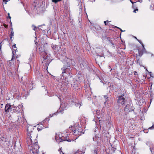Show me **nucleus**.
Listing matches in <instances>:
<instances>
[{
	"label": "nucleus",
	"mask_w": 154,
	"mask_h": 154,
	"mask_svg": "<svg viewBox=\"0 0 154 154\" xmlns=\"http://www.w3.org/2000/svg\"><path fill=\"white\" fill-rule=\"evenodd\" d=\"M12 107H13L12 110L13 111V112L17 113L16 106H15L14 105H12Z\"/></svg>",
	"instance_id": "19"
},
{
	"label": "nucleus",
	"mask_w": 154,
	"mask_h": 154,
	"mask_svg": "<svg viewBox=\"0 0 154 154\" xmlns=\"http://www.w3.org/2000/svg\"><path fill=\"white\" fill-rule=\"evenodd\" d=\"M97 117L98 119H100V116H97Z\"/></svg>",
	"instance_id": "51"
},
{
	"label": "nucleus",
	"mask_w": 154,
	"mask_h": 154,
	"mask_svg": "<svg viewBox=\"0 0 154 154\" xmlns=\"http://www.w3.org/2000/svg\"><path fill=\"white\" fill-rule=\"evenodd\" d=\"M79 106H80L81 105L80 104H79Z\"/></svg>",
	"instance_id": "56"
},
{
	"label": "nucleus",
	"mask_w": 154,
	"mask_h": 154,
	"mask_svg": "<svg viewBox=\"0 0 154 154\" xmlns=\"http://www.w3.org/2000/svg\"><path fill=\"white\" fill-rule=\"evenodd\" d=\"M29 61H31L32 60V58H29Z\"/></svg>",
	"instance_id": "50"
},
{
	"label": "nucleus",
	"mask_w": 154,
	"mask_h": 154,
	"mask_svg": "<svg viewBox=\"0 0 154 154\" xmlns=\"http://www.w3.org/2000/svg\"><path fill=\"white\" fill-rule=\"evenodd\" d=\"M17 113H19L21 112L20 109L18 106H16Z\"/></svg>",
	"instance_id": "20"
},
{
	"label": "nucleus",
	"mask_w": 154,
	"mask_h": 154,
	"mask_svg": "<svg viewBox=\"0 0 154 154\" xmlns=\"http://www.w3.org/2000/svg\"><path fill=\"white\" fill-rule=\"evenodd\" d=\"M11 32H14V31H13V29L12 28H11Z\"/></svg>",
	"instance_id": "47"
},
{
	"label": "nucleus",
	"mask_w": 154,
	"mask_h": 154,
	"mask_svg": "<svg viewBox=\"0 0 154 154\" xmlns=\"http://www.w3.org/2000/svg\"><path fill=\"white\" fill-rule=\"evenodd\" d=\"M58 98H59L60 100V97H58Z\"/></svg>",
	"instance_id": "62"
},
{
	"label": "nucleus",
	"mask_w": 154,
	"mask_h": 154,
	"mask_svg": "<svg viewBox=\"0 0 154 154\" xmlns=\"http://www.w3.org/2000/svg\"><path fill=\"white\" fill-rule=\"evenodd\" d=\"M125 92L123 91V93H120V95L118 97L117 102L118 105L119 106L125 105L126 101L125 96Z\"/></svg>",
	"instance_id": "3"
},
{
	"label": "nucleus",
	"mask_w": 154,
	"mask_h": 154,
	"mask_svg": "<svg viewBox=\"0 0 154 154\" xmlns=\"http://www.w3.org/2000/svg\"><path fill=\"white\" fill-rule=\"evenodd\" d=\"M59 138L60 140V142H62L63 141H67L68 142H71V140L69 139L67 137H64L63 136L61 137H59Z\"/></svg>",
	"instance_id": "10"
},
{
	"label": "nucleus",
	"mask_w": 154,
	"mask_h": 154,
	"mask_svg": "<svg viewBox=\"0 0 154 154\" xmlns=\"http://www.w3.org/2000/svg\"><path fill=\"white\" fill-rule=\"evenodd\" d=\"M104 97L105 99V101L104 102V104L105 105L106 102L108 100V97L106 96V95H104Z\"/></svg>",
	"instance_id": "22"
},
{
	"label": "nucleus",
	"mask_w": 154,
	"mask_h": 154,
	"mask_svg": "<svg viewBox=\"0 0 154 154\" xmlns=\"http://www.w3.org/2000/svg\"><path fill=\"white\" fill-rule=\"evenodd\" d=\"M119 29H120L121 32L125 31V30H124V31L122 30V29L120 28H119Z\"/></svg>",
	"instance_id": "42"
},
{
	"label": "nucleus",
	"mask_w": 154,
	"mask_h": 154,
	"mask_svg": "<svg viewBox=\"0 0 154 154\" xmlns=\"http://www.w3.org/2000/svg\"><path fill=\"white\" fill-rule=\"evenodd\" d=\"M27 87H28L29 88H31V89L33 88L32 87L33 83L31 81H29L28 83H26V85H25Z\"/></svg>",
	"instance_id": "13"
},
{
	"label": "nucleus",
	"mask_w": 154,
	"mask_h": 154,
	"mask_svg": "<svg viewBox=\"0 0 154 154\" xmlns=\"http://www.w3.org/2000/svg\"><path fill=\"white\" fill-rule=\"evenodd\" d=\"M96 114L97 116H100V110H96Z\"/></svg>",
	"instance_id": "25"
},
{
	"label": "nucleus",
	"mask_w": 154,
	"mask_h": 154,
	"mask_svg": "<svg viewBox=\"0 0 154 154\" xmlns=\"http://www.w3.org/2000/svg\"><path fill=\"white\" fill-rule=\"evenodd\" d=\"M153 6L151 5L150 6V9L151 10H153Z\"/></svg>",
	"instance_id": "35"
},
{
	"label": "nucleus",
	"mask_w": 154,
	"mask_h": 154,
	"mask_svg": "<svg viewBox=\"0 0 154 154\" xmlns=\"http://www.w3.org/2000/svg\"><path fill=\"white\" fill-rule=\"evenodd\" d=\"M63 53L62 54L61 53L62 58H61L64 59L63 63L64 64L63 67L61 68L62 73L69 74L70 71V62L71 60L67 57L66 56V54L65 52L63 51Z\"/></svg>",
	"instance_id": "2"
},
{
	"label": "nucleus",
	"mask_w": 154,
	"mask_h": 154,
	"mask_svg": "<svg viewBox=\"0 0 154 154\" xmlns=\"http://www.w3.org/2000/svg\"><path fill=\"white\" fill-rule=\"evenodd\" d=\"M93 139L94 141L96 143L95 144L96 145V146H99L101 143V137L95 136L93 137Z\"/></svg>",
	"instance_id": "7"
},
{
	"label": "nucleus",
	"mask_w": 154,
	"mask_h": 154,
	"mask_svg": "<svg viewBox=\"0 0 154 154\" xmlns=\"http://www.w3.org/2000/svg\"><path fill=\"white\" fill-rule=\"evenodd\" d=\"M142 50L144 53H147V52L146 51V49L145 48H143Z\"/></svg>",
	"instance_id": "31"
},
{
	"label": "nucleus",
	"mask_w": 154,
	"mask_h": 154,
	"mask_svg": "<svg viewBox=\"0 0 154 154\" xmlns=\"http://www.w3.org/2000/svg\"><path fill=\"white\" fill-rule=\"evenodd\" d=\"M107 39L109 41L110 44L112 45H114V44L113 43L112 40L110 39V38H107Z\"/></svg>",
	"instance_id": "26"
},
{
	"label": "nucleus",
	"mask_w": 154,
	"mask_h": 154,
	"mask_svg": "<svg viewBox=\"0 0 154 154\" xmlns=\"http://www.w3.org/2000/svg\"><path fill=\"white\" fill-rule=\"evenodd\" d=\"M130 107V105L129 104H127L125 107V110L126 111L127 110L129 112H131L132 111H134L133 109H129Z\"/></svg>",
	"instance_id": "12"
},
{
	"label": "nucleus",
	"mask_w": 154,
	"mask_h": 154,
	"mask_svg": "<svg viewBox=\"0 0 154 154\" xmlns=\"http://www.w3.org/2000/svg\"><path fill=\"white\" fill-rule=\"evenodd\" d=\"M29 128L28 127L27 129V131L28 133L27 134L28 135V134L29 133H30L31 134V135L30 136L32 137V140L33 141V142H32L34 143V140H36V139L37 137V136H36V135H34L32 133V131H30L29 130ZM28 137V136H27V137Z\"/></svg>",
	"instance_id": "8"
},
{
	"label": "nucleus",
	"mask_w": 154,
	"mask_h": 154,
	"mask_svg": "<svg viewBox=\"0 0 154 154\" xmlns=\"http://www.w3.org/2000/svg\"><path fill=\"white\" fill-rule=\"evenodd\" d=\"M112 70V69H111L110 71H111Z\"/></svg>",
	"instance_id": "59"
},
{
	"label": "nucleus",
	"mask_w": 154,
	"mask_h": 154,
	"mask_svg": "<svg viewBox=\"0 0 154 154\" xmlns=\"http://www.w3.org/2000/svg\"><path fill=\"white\" fill-rule=\"evenodd\" d=\"M0 139L3 142H5L8 141V139L5 137L4 136H1V137H0Z\"/></svg>",
	"instance_id": "14"
},
{
	"label": "nucleus",
	"mask_w": 154,
	"mask_h": 154,
	"mask_svg": "<svg viewBox=\"0 0 154 154\" xmlns=\"http://www.w3.org/2000/svg\"><path fill=\"white\" fill-rule=\"evenodd\" d=\"M23 119V116L22 117L19 116L18 118L17 121L20 124H21L22 123Z\"/></svg>",
	"instance_id": "16"
},
{
	"label": "nucleus",
	"mask_w": 154,
	"mask_h": 154,
	"mask_svg": "<svg viewBox=\"0 0 154 154\" xmlns=\"http://www.w3.org/2000/svg\"><path fill=\"white\" fill-rule=\"evenodd\" d=\"M1 105H2V106H3V104H1Z\"/></svg>",
	"instance_id": "61"
},
{
	"label": "nucleus",
	"mask_w": 154,
	"mask_h": 154,
	"mask_svg": "<svg viewBox=\"0 0 154 154\" xmlns=\"http://www.w3.org/2000/svg\"><path fill=\"white\" fill-rule=\"evenodd\" d=\"M61 1V0H52V1L53 2L55 3H56L60 1Z\"/></svg>",
	"instance_id": "30"
},
{
	"label": "nucleus",
	"mask_w": 154,
	"mask_h": 154,
	"mask_svg": "<svg viewBox=\"0 0 154 154\" xmlns=\"http://www.w3.org/2000/svg\"><path fill=\"white\" fill-rule=\"evenodd\" d=\"M116 150V148H112V151L113 152H114Z\"/></svg>",
	"instance_id": "34"
},
{
	"label": "nucleus",
	"mask_w": 154,
	"mask_h": 154,
	"mask_svg": "<svg viewBox=\"0 0 154 154\" xmlns=\"http://www.w3.org/2000/svg\"><path fill=\"white\" fill-rule=\"evenodd\" d=\"M103 55H100L99 56H100V57H103Z\"/></svg>",
	"instance_id": "55"
},
{
	"label": "nucleus",
	"mask_w": 154,
	"mask_h": 154,
	"mask_svg": "<svg viewBox=\"0 0 154 154\" xmlns=\"http://www.w3.org/2000/svg\"><path fill=\"white\" fill-rule=\"evenodd\" d=\"M98 78H99V79H100V82H102V83H103V81H102L101 80V79H100V78H99V77H98Z\"/></svg>",
	"instance_id": "48"
},
{
	"label": "nucleus",
	"mask_w": 154,
	"mask_h": 154,
	"mask_svg": "<svg viewBox=\"0 0 154 154\" xmlns=\"http://www.w3.org/2000/svg\"><path fill=\"white\" fill-rule=\"evenodd\" d=\"M31 135L30 133L28 134V137H27L26 140V143L28 146V148L30 150V152H31L33 154L38 153V149L39 147L38 145V142L37 140H33L34 143H33V141L32 140V136H30Z\"/></svg>",
	"instance_id": "1"
},
{
	"label": "nucleus",
	"mask_w": 154,
	"mask_h": 154,
	"mask_svg": "<svg viewBox=\"0 0 154 154\" xmlns=\"http://www.w3.org/2000/svg\"><path fill=\"white\" fill-rule=\"evenodd\" d=\"M42 57L43 59L42 63L43 62L45 63V66L46 67H47L48 66L50 62H49V60H49V59H48V57L47 54L45 52H44L42 54Z\"/></svg>",
	"instance_id": "4"
},
{
	"label": "nucleus",
	"mask_w": 154,
	"mask_h": 154,
	"mask_svg": "<svg viewBox=\"0 0 154 154\" xmlns=\"http://www.w3.org/2000/svg\"><path fill=\"white\" fill-rule=\"evenodd\" d=\"M43 125L42 124H41V126H38V127L37 128V130L38 131L42 130L43 128Z\"/></svg>",
	"instance_id": "21"
},
{
	"label": "nucleus",
	"mask_w": 154,
	"mask_h": 154,
	"mask_svg": "<svg viewBox=\"0 0 154 154\" xmlns=\"http://www.w3.org/2000/svg\"><path fill=\"white\" fill-rule=\"evenodd\" d=\"M12 106V105H11L9 103H7L6 105L5 109V112L6 114H7L8 112H11L12 111L13 108Z\"/></svg>",
	"instance_id": "6"
},
{
	"label": "nucleus",
	"mask_w": 154,
	"mask_h": 154,
	"mask_svg": "<svg viewBox=\"0 0 154 154\" xmlns=\"http://www.w3.org/2000/svg\"><path fill=\"white\" fill-rule=\"evenodd\" d=\"M12 48H13L12 53L14 55V51L15 52H16V51L17 50V48L16 47V44H14L12 46Z\"/></svg>",
	"instance_id": "17"
},
{
	"label": "nucleus",
	"mask_w": 154,
	"mask_h": 154,
	"mask_svg": "<svg viewBox=\"0 0 154 154\" xmlns=\"http://www.w3.org/2000/svg\"><path fill=\"white\" fill-rule=\"evenodd\" d=\"M26 121L25 119L24 118V117H23L22 123L21 124H25L26 123Z\"/></svg>",
	"instance_id": "28"
},
{
	"label": "nucleus",
	"mask_w": 154,
	"mask_h": 154,
	"mask_svg": "<svg viewBox=\"0 0 154 154\" xmlns=\"http://www.w3.org/2000/svg\"><path fill=\"white\" fill-rule=\"evenodd\" d=\"M45 120H46L48 121L49 120V119L48 118H47L45 119Z\"/></svg>",
	"instance_id": "45"
},
{
	"label": "nucleus",
	"mask_w": 154,
	"mask_h": 154,
	"mask_svg": "<svg viewBox=\"0 0 154 154\" xmlns=\"http://www.w3.org/2000/svg\"><path fill=\"white\" fill-rule=\"evenodd\" d=\"M4 27L5 28H7L8 27V26L7 25H6V24H4Z\"/></svg>",
	"instance_id": "37"
},
{
	"label": "nucleus",
	"mask_w": 154,
	"mask_h": 154,
	"mask_svg": "<svg viewBox=\"0 0 154 154\" xmlns=\"http://www.w3.org/2000/svg\"><path fill=\"white\" fill-rule=\"evenodd\" d=\"M14 36V32H11V34L10 35V39L11 40V41H12L13 40V36Z\"/></svg>",
	"instance_id": "18"
},
{
	"label": "nucleus",
	"mask_w": 154,
	"mask_h": 154,
	"mask_svg": "<svg viewBox=\"0 0 154 154\" xmlns=\"http://www.w3.org/2000/svg\"><path fill=\"white\" fill-rule=\"evenodd\" d=\"M136 60L137 63H140V59L139 58H137V54L136 56Z\"/></svg>",
	"instance_id": "27"
},
{
	"label": "nucleus",
	"mask_w": 154,
	"mask_h": 154,
	"mask_svg": "<svg viewBox=\"0 0 154 154\" xmlns=\"http://www.w3.org/2000/svg\"><path fill=\"white\" fill-rule=\"evenodd\" d=\"M74 128V127L72 126H71V127H69V129L70 130H71L72 128Z\"/></svg>",
	"instance_id": "44"
},
{
	"label": "nucleus",
	"mask_w": 154,
	"mask_h": 154,
	"mask_svg": "<svg viewBox=\"0 0 154 154\" xmlns=\"http://www.w3.org/2000/svg\"><path fill=\"white\" fill-rule=\"evenodd\" d=\"M134 74L135 75H137V72L136 71H134Z\"/></svg>",
	"instance_id": "36"
},
{
	"label": "nucleus",
	"mask_w": 154,
	"mask_h": 154,
	"mask_svg": "<svg viewBox=\"0 0 154 154\" xmlns=\"http://www.w3.org/2000/svg\"><path fill=\"white\" fill-rule=\"evenodd\" d=\"M142 45V47H143V48H145V47H144V45L143 44H141Z\"/></svg>",
	"instance_id": "46"
},
{
	"label": "nucleus",
	"mask_w": 154,
	"mask_h": 154,
	"mask_svg": "<svg viewBox=\"0 0 154 154\" xmlns=\"http://www.w3.org/2000/svg\"><path fill=\"white\" fill-rule=\"evenodd\" d=\"M32 27L33 28V29L35 31L36 29H37V28L34 25H32Z\"/></svg>",
	"instance_id": "29"
},
{
	"label": "nucleus",
	"mask_w": 154,
	"mask_h": 154,
	"mask_svg": "<svg viewBox=\"0 0 154 154\" xmlns=\"http://www.w3.org/2000/svg\"><path fill=\"white\" fill-rule=\"evenodd\" d=\"M41 26H41H41H38V27H38V28H39V29H41L42 30V29L41 28H39V27H41Z\"/></svg>",
	"instance_id": "49"
},
{
	"label": "nucleus",
	"mask_w": 154,
	"mask_h": 154,
	"mask_svg": "<svg viewBox=\"0 0 154 154\" xmlns=\"http://www.w3.org/2000/svg\"><path fill=\"white\" fill-rule=\"evenodd\" d=\"M66 82H64V85L66 86H69V84H71V86H72V82H71V80L70 79V80H65Z\"/></svg>",
	"instance_id": "11"
},
{
	"label": "nucleus",
	"mask_w": 154,
	"mask_h": 154,
	"mask_svg": "<svg viewBox=\"0 0 154 154\" xmlns=\"http://www.w3.org/2000/svg\"><path fill=\"white\" fill-rule=\"evenodd\" d=\"M138 51L139 56L140 57H141L144 53L142 50L140 48H139L138 49Z\"/></svg>",
	"instance_id": "15"
},
{
	"label": "nucleus",
	"mask_w": 154,
	"mask_h": 154,
	"mask_svg": "<svg viewBox=\"0 0 154 154\" xmlns=\"http://www.w3.org/2000/svg\"><path fill=\"white\" fill-rule=\"evenodd\" d=\"M107 150H106V152H107Z\"/></svg>",
	"instance_id": "63"
},
{
	"label": "nucleus",
	"mask_w": 154,
	"mask_h": 154,
	"mask_svg": "<svg viewBox=\"0 0 154 154\" xmlns=\"http://www.w3.org/2000/svg\"><path fill=\"white\" fill-rule=\"evenodd\" d=\"M90 0L91 1V2H94L95 0Z\"/></svg>",
	"instance_id": "52"
},
{
	"label": "nucleus",
	"mask_w": 154,
	"mask_h": 154,
	"mask_svg": "<svg viewBox=\"0 0 154 154\" xmlns=\"http://www.w3.org/2000/svg\"><path fill=\"white\" fill-rule=\"evenodd\" d=\"M77 134H78V135H81L82 133H84L82 132L83 130L82 128L81 127L77 126L76 127V129H75L74 130H72V131L74 132V134H75V135H76L75 134V133L77 132Z\"/></svg>",
	"instance_id": "5"
},
{
	"label": "nucleus",
	"mask_w": 154,
	"mask_h": 154,
	"mask_svg": "<svg viewBox=\"0 0 154 154\" xmlns=\"http://www.w3.org/2000/svg\"><path fill=\"white\" fill-rule=\"evenodd\" d=\"M150 150L151 151L152 154H154V146H153L152 147H150Z\"/></svg>",
	"instance_id": "23"
},
{
	"label": "nucleus",
	"mask_w": 154,
	"mask_h": 154,
	"mask_svg": "<svg viewBox=\"0 0 154 154\" xmlns=\"http://www.w3.org/2000/svg\"><path fill=\"white\" fill-rule=\"evenodd\" d=\"M131 1V2L132 3V4H133L134 2H132Z\"/></svg>",
	"instance_id": "57"
},
{
	"label": "nucleus",
	"mask_w": 154,
	"mask_h": 154,
	"mask_svg": "<svg viewBox=\"0 0 154 154\" xmlns=\"http://www.w3.org/2000/svg\"><path fill=\"white\" fill-rule=\"evenodd\" d=\"M137 41L139 42L141 45L143 44L142 42L140 40H139L137 39Z\"/></svg>",
	"instance_id": "41"
},
{
	"label": "nucleus",
	"mask_w": 154,
	"mask_h": 154,
	"mask_svg": "<svg viewBox=\"0 0 154 154\" xmlns=\"http://www.w3.org/2000/svg\"><path fill=\"white\" fill-rule=\"evenodd\" d=\"M8 18L10 19H11V17L10 16V14L9 13H8Z\"/></svg>",
	"instance_id": "43"
},
{
	"label": "nucleus",
	"mask_w": 154,
	"mask_h": 154,
	"mask_svg": "<svg viewBox=\"0 0 154 154\" xmlns=\"http://www.w3.org/2000/svg\"><path fill=\"white\" fill-rule=\"evenodd\" d=\"M36 154H38V153H35Z\"/></svg>",
	"instance_id": "64"
},
{
	"label": "nucleus",
	"mask_w": 154,
	"mask_h": 154,
	"mask_svg": "<svg viewBox=\"0 0 154 154\" xmlns=\"http://www.w3.org/2000/svg\"><path fill=\"white\" fill-rule=\"evenodd\" d=\"M138 11V9L137 8V9H136L134 10L133 11V12H135V13H136V11Z\"/></svg>",
	"instance_id": "40"
},
{
	"label": "nucleus",
	"mask_w": 154,
	"mask_h": 154,
	"mask_svg": "<svg viewBox=\"0 0 154 154\" xmlns=\"http://www.w3.org/2000/svg\"><path fill=\"white\" fill-rule=\"evenodd\" d=\"M32 56H33V53H32Z\"/></svg>",
	"instance_id": "60"
},
{
	"label": "nucleus",
	"mask_w": 154,
	"mask_h": 154,
	"mask_svg": "<svg viewBox=\"0 0 154 154\" xmlns=\"http://www.w3.org/2000/svg\"><path fill=\"white\" fill-rule=\"evenodd\" d=\"M11 26H12V23L11 21Z\"/></svg>",
	"instance_id": "54"
},
{
	"label": "nucleus",
	"mask_w": 154,
	"mask_h": 154,
	"mask_svg": "<svg viewBox=\"0 0 154 154\" xmlns=\"http://www.w3.org/2000/svg\"><path fill=\"white\" fill-rule=\"evenodd\" d=\"M153 54H151V56H153Z\"/></svg>",
	"instance_id": "58"
},
{
	"label": "nucleus",
	"mask_w": 154,
	"mask_h": 154,
	"mask_svg": "<svg viewBox=\"0 0 154 154\" xmlns=\"http://www.w3.org/2000/svg\"><path fill=\"white\" fill-rule=\"evenodd\" d=\"M109 21L107 20L106 21H104V23L105 25H108V23H109Z\"/></svg>",
	"instance_id": "32"
},
{
	"label": "nucleus",
	"mask_w": 154,
	"mask_h": 154,
	"mask_svg": "<svg viewBox=\"0 0 154 154\" xmlns=\"http://www.w3.org/2000/svg\"><path fill=\"white\" fill-rule=\"evenodd\" d=\"M75 154H84L83 153L82 151H79V150L76 151Z\"/></svg>",
	"instance_id": "24"
},
{
	"label": "nucleus",
	"mask_w": 154,
	"mask_h": 154,
	"mask_svg": "<svg viewBox=\"0 0 154 154\" xmlns=\"http://www.w3.org/2000/svg\"><path fill=\"white\" fill-rule=\"evenodd\" d=\"M4 2H5V4H6L7 2L8 1V0H3Z\"/></svg>",
	"instance_id": "39"
},
{
	"label": "nucleus",
	"mask_w": 154,
	"mask_h": 154,
	"mask_svg": "<svg viewBox=\"0 0 154 154\" xmlns=\"http://www.w3.org/2000/svg\"><path fill=\"white\" fill-rule=\"evenodd\" d=\"M94 154H97V151L96 149L94 150Z\"/></svg>",
	"instance_id": "38"
},
{
	"label": "nucleus",
	"mask_w": 154,
	"mask_h": 154,
	"mask_svg": "<svg viewBox=\"0 0 154 154\" xmlns=\"http://www.w3.org/2000/svg\"><path fill=\"white\" fill-rule=\"evenodd\" d=\"M51 47L55 51H59L60 47H59V46L57 45H54L53 44L51 45Z\"/></svg>",
	"instance_id": "9"
},
{
	"label": "nucleus",
	"mask_w": 154,
	"mask_h": 154,
	"mask_svg": "<svg viewBox=\"0 0 154 154\" xmlns=\"http://www.w3.org/2000/svg\"><path fill=\"white\" fill-rule=\"evenodd\" d=\"M115 27L116 28H117L118 29H119V27H118L117 26H115Z\"/></svg>",
	"instance_id": "53"
},
{
	"label": "nucleus",
	"mask_w": 154,
	"mask_h": 154,
	"mask_svg": "<svg viewBox=\"0 0 154 154\" xmlns=\"http://www.w3.org/2000/svg\"><path fill=\"white\" fill-rule=\"evenodd\" d=\"M154 129V124L152 125L149 127L148 129Z\"/></svg>",
	"instance_id": "33"
}]
</instances>
